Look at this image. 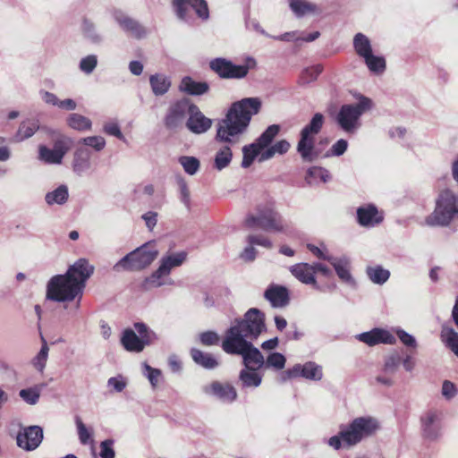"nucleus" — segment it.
<instances>
[{
  "mask_svg": "<svg viewBox=\"0 0 458 458\" xmlns=\"http://www.w3.org/2000/svg\"><path fill=\"white\" fill-rule=\"evenodd\" d=\"M366 273L369 280L377 284H383L390 276V272L381 266L368 267Z\"/></svg>",
  "mask_w": 458,
  "mask_h": 458,
  "instance_id": "39",
  "label": "nucleus"
},
{
  "mask_svg": "<svg viewBox=\"0 0 458 458\" xmlns=\"http://www.w3.org/2000/svg\"><path fill=\"white\" fill-rule=\"evenodd\" d=\"M104 131L109 135L114 136L119 140H124L125 138L122 133L117 123H107L104 125Z\"/></svg>",
  "mask_w": 458,
  "mask_h": 458,
  "instance_id": "63",
  "label": "nucleus"
},
{
  "mask_svg": "<svg viewBox=\"0 0 458 458\" xmlns=\"http://www.w3.org/2000/svg\"><path fill=\"white\" fill-rule=\"evenodd\" d=\"M211 126L212 120L205 116L200 109L193 104L186 121L187 129L192 133L202 134L208 131Z\"/></svg>",
  "mask_w": 458,
  "mask_h": 458,
  "instance_id": "18",
  "label": "nucleus"
},
{
  "mask_svg": "<svg viewBox=\"0 0 458 458\" xmlns=\"http://www.w3.org/2000/svg\"><path fill=\"white\" fill-rule=\"evenodd\" d=\"M261 107L258 98H246L232 104L225 118L218 124L215 140L221 144L217 148L214 167L221 171L227 167L233 158L232 147L240 141V136L247 130L251 117Z\"/></svg>",
  "mask_w": 458,
  "mask_h": 458,
  "instance_id": "2",
  "label": "nucleus"
},
{
  "mask_svg": "<svg viewBox=\"0 0 458 458\" xmlns=\"http://www.w3.org/2000/svg\"><path fill=\"white\" fill-rule=\"evenodd\" d=\"M98 64V58L95 55H89L82 58L80 62V69L87 73H91Z\"/></svg>",
  "mask_w": 458,
  "mask_h": 458,
  "instance_id": "54",
  "label": "nucleus"
},
{
  "mask_svg": "<svg viewBox=\"0 0 458 458\" xmlns=\"http://www.w3.org/2000/svg\"><path fill=\"white\" fill-rule=\"evenodd\" d=\"M279 125L272 124L266 129L255 142L244 146L242 148L243 158L242 166L243 168L249 167L255 158L259 156L260 151L271 144L272 140L279 133Z\"/></svg>",
  "mask_w": 458,
  "mask_h": 458,
  "instance_id": "9",
  "label": "nucleus"
},
{
  "mask_svg": "<svg viewBox=\"0 0 458 458\" xmlns=\"http://www.w3.org/2000/svg\"><path fill=\"white\" fill-rule=\"evenodd\" d=\"M264 314L256 308L250 309L242 319H236L222 342V349L228 354L242 357L243 364L250 370H258L264 366V357L252 344L265 330Z\"/></svg>",
  "mask_w": 458,
  "mask_h": 458,
  "instance_id": "1",
  "label": "nucleus"
},
{
  "mask_svg": "<svg viewBox=\"0 0 458 458\" xmlns=\"http://www.w3.org/2000/svg\"><path fill=\"white\" fill-rule=\"evenodd\" d=\"M422 435L428 440H435L441 435L442 412L428 410L420 418Z\"/></svg>",
  "mask_w": 458,
  "mask_h": 458,
  "instance_id": "14",
  "label": "nucleus"
},
{
  "mask_svg": "<svg viewBox=\"0 0 458 458\" xmlns=\"http://www.w3.org/2000/svg\"><path fill=\"white\" fill-rule=\"evenodd\" d=\"M306 180L310 184L318 182V181L327 182L330 180V174L323 167L313 166L308 170Z\"/></svg>",
  "mask_w": 458,
  "mask_h": 458,
  "instance_id": "41",
  "label": "nucleus"
},
{
  "mask_svg": "<svg viewBox=\"0 0 458 458\" xmlns=\"http://www.w3.org/2000/svg\"><path fill=\"white\" fill-rule=\"evenodd\" d=\"M353 47L356 54L362 59L373 53L370 40L362 33H357L354 36Z\"/></svg>",
  "mask_w": 458,
  "mask_h": 458,
  "instance_id": "32",
  "label": "nucleus"
},
{
  "mask_svg": "<svg viewBox=\"0 0 458 458\" xmlns=\"http://www.w3.org/2000/svg\"><path fill=\"white\" fill-rule=\"evenodd\" d=\"M173 6L177 17L186 22H190L192 19L191 11L203 21L209 17L208 7L206 0H174Z\"/></svg>",
  "mask_w": 458,
  "mask_h": 458,
  "instance_id": "11",
  "label": "nucleus"
},
{
  "mask_svg": "<svg viewBox=\"0 0 458 458\" xmlns=\"http://www.w3.org/2000/svg\"><path fill=\"white\" fill-rule=\"evenodd\" d=\"M340 436L343 438L344 445L352 446L361 441L353 420L348 426H342Z\"/></svg>",
  "mask_w": 458,
  "mask_h": 458,
  "instance_id": "33",
  "label": "nucleus"
},
{
  "mask_svg": "<svg viewBox=\"0 0 458 458\" xmlns=\"http://www.w3.org/2000/svg\"><path fill=\"white\" fill-rule=\"evenodd\" d=\"M121 344L126 351L131 352L138 353L144 350L140 337L131 328H126L123 331Z\"/></svg>",
  "mask_w": 458,
  "mask_h": 458,
  "instance_id": "24",
  "label": "nucleus"
},
{
  "mask_svg": "<svg viewBox=\"0 0 458 458\" xmlns=\"http://www.w3.org/2000/svg\"><path fill=\"white\" fill-rule=\"evenodd\" d=\"M322 376V368L319 365L312 361L303 364V377L311 380H320Z\"/></svg>",
  "mask_w": 458,
  "mask_h": 458,
  "instance_id": "47",
  "label": "nucleus"
},
{
  "mask_svg": "<svg viewBox=\"0 0 458 458\" xmlns=\"http://www.w3.org/2000/svg\"><path fill=\"white\" fill-rule=\"evenodd\" d=\"M38 129V123L34 120H27L22 122L15 135L16 140L21 141L31 137Z\"/></svg>",
  "mask_w": 458,
  "mask_h": 458,
  "instance_id": "40",
  "label": "nucleus"
},
{
  "mask_svg": "<svg viewBox=\"0 0 458 458\" xmlns=\"http://www.w3.org/2000/svg\"><path fill=\"white\" fill-rule=\"evenodd\" d=\"M353 422L361 440L374 434L378 428L377 421L370 417H359Z\"/></svg>",
  "mask_w": 458,
  "mask_h": 458,
  "instance_id": "26",
  "label": "nucleus"
},
{
  "mask_svg": "<svg viewBox=\"0 0 458 458\" xmlns=\"http://www.w3.org/2000/svg\"><path fill=\"white\" fill-rule=\"evenodd\" d=\"M43 440V429L39 426H30L19 432L17 445L26 451H33Z\"/></svg>",
  "mask_w": 458,
  "mask_h": 458,
  "instance_id": "15",
  "label": "nucleus"
},
{
  "mask_svg": "<svg viewBox=\"0 0 458 458\" xmlns=\"http://www.w3.org/2000/svg\"><path fill=\"white\" fill-rule=\"evenodd\" d=\"M85 146L91 147L97 151L102 150L106 146V140L101 136H90L81 140Z\"/></svg>",
  "mask_w": 458,
  "mask_h": 458,
  "instance_id": "53",
  "label": "nucleus"
},
{
  "mask_svg": "<svg viewBox=\"0 0 458 458\" xmlns=\"http://www.w3.org/2000/svg\"><path fill=\"white\" fill-rule=\"evenodd\" d=\"M357 218L360 225L363 226H374L383 220L374 205L360 207L357 209Z\"/></svg>",
  "mask_w": 458,
  "mask_h": 458,
  "instance_id": "23",
  "label": "nucleus"
},
{
  "mask_svg": "<svg viewBox=\"0 0 458 458\" xmlns=\"http://www.w3.org/2000/svg\"><path fill=\"white\" fill-rule=\"evenodd\" d=\"M187 253L180 251L167 254L160 259L159 267L147 278L146 283L152 287H159L165 284L164 277L167 276L173 268L180 267L186 259Z\"/></svg>",
  "mask_w": 458,
  "mask_h": 458,
  "instance_id": "10",
  "label": "nucleus"
},
{
  "mask_svg": "<svg viewBox=\"0 0 458 458\" xmlns=\"http://www.w3.org/2000/svg\"><path fill=\"white\" fill-rule=\"evenodd\" d=\"M289 5L297 17H301L317 11V6L307 0H290Z\"/></svg>",
  "mask_w": 458,
  "mask_h": 458,
  "instance_id": "37",
  "label": "nucleus"
},
{
  "mask_svg": "<svg viewBox=\"0 0 458 458\" xmlns=\"http://www.w3.org/2000/svg\"><path fill=\"white\" fill-rule=\"evenodd\" d=\"M209 65L219 77L225 79H242L249 72L247 65H236L225 58H216L210 62Z\"/></svg>",
  "mask_w": 458,
  "mask_h": 458,
  "instance_id": "13",
  "label": "nucleus"
},
{
  "mask_svg": "<svg viewBox=\"0 0 458 458\" xmlns=\"http://www.w3.org/2000/svg\"><path fill=\"white\" fill-rule=\"evenodd\" d=\"M286 362L285 357L280 352L270 353L266 360H264V366L266 369H272L275 370H281L284 368Z\"/></svg>",
  "mask_w": 458,
  "mask_h": 458,
  "instance_id": "45",
  "label": "nucleus"
},
{
  "mask_svg": "<svg viewBox=\"0 0 458 458\" xmlns=\"http://www.w3.org/2000/svg\"><path fill=\"white\" fill-rule=\"evenodd\" d=\"M134 328L139 333L144 348L146 345H151L155 344L158 339L157 334L142 322L135 323Z\"/></svg>",
  "mask_w": 458,
  "mask_h": 458,
  "instance_id": "38",
  "label": "nucleus"
},
{
  "mask_svg": "<svg viewBox=\"0 0 458 458\" xmlns=\"http://www.w3.org/2000/svg\"><path fill=\"white\" fill-rule=\"evenodd\" d=\"M67 122L71 128L78 131H86L91 127L90 120L80 114H71Z\"/></svg>",
  "mask_w": 458,
  "mask_h": 458,
  "instance_id": "44",
  "label": "nucleus"
},
{
  "mask_svg": "<svg viewBox=\"0 0 458 458\" xmlns=\"http://www.w3.org/2000/svg\"><path fill=\"white\" fill-rule=\"evenodd\" d=\"M368 69L373 73H382L386 69V61L382 56L370 54L363 58Z\"/></svg>",
  "mask_w": 458,
  "mask_h": 458,
  "instance_id": "43",
  "label": "nucleus"
},
{
  "mask_svg": "<svg viewBox=\"0 0 458 458\" xmlns=\"http://www.w3.org/2000/svg\"><path fill=\"white\" fill-rule=\"evenodd\" d=\"M204 391L206 394L214 395L225 403H232L237 397L235 388L228 383L215 381L209 386H206Z\"/></svg>",
  "mask_w": 458,
  "mask_h": 458,
  "instance_id": "20",
  "label": "nucleus"
},
{
  "mask_svg": "<svg viewBox=\"0 0 458 458\" xmlns=\"http://www.w3.org/2000/svg\"><path fill=\"white\" fill-rule=\"evenodd\" d=\"M69 197L68 188L66 185H60L52 191H49L45 196L46 202L49 205H63Z\"/></svg>",
  "mask_w": 458,
  "mask_h": 458,
  "instance_id": "34",
  "label": "nucleus"
},
{
  "mask_svg": "<svg viewBox=\"0 0 458 458\" xmlns=\"http://www.w3.org/2000/svg\"><path fill=\"white\" fill-rule=\"evenodd\" d=\"M42 341H43V344L41 346V349L33 360V364H34L35 368L39 371H42L46 366V362H47V356H48V351H49L47 344L44 338H42Z\"/></svg>",
  "mask_w": 458,
  "mask_h": 458,
  "instance_id": "48",
  "label": "nucleus"
},
{
  "mask_svg": "<svg viewBox=\"0 0 458 458\" xmlns=\"http://www.w3.org/2000/svg\"><path fill=\"white\" fill-rule=\"evenodd\" d=\"M330 264L334 267L338 277L344 283L354 284V280L350 273V261L347 258L330 259Z\"/></svg>",
  "mask_w": 458,
  "mask_h": 458,
  "instance_id": "25",
  "label": "nucleus"
},
{
  "mask_svg": "<svg viewBox=\"0 0 458 458\" xmlns=\"http://www.w3.org/2000/svg\"><path fill=\"white\" fill-rule=\"evenodd\" d=\"M273 307L281 308L289 303V293L284 286L270 285L264 293Z\"/></svg>",
  "mask_w": 458,
  "mask_h": 458,
  "instance_id": "22",
  "label": "nucleus"
},
{
  "mask_svg": "<svg viewBox=\"0 0 458 458\" xmlns=\"http://www.w3.org/2000/svg\"><path fill=\"white\" fill-rule=\"evenodd\" d=\"M81 30L84 36L93 43H99L101 41V36L97 33L94 24L89 20L85 19L83 21Z\"/></svg>",
  "mask_w": 458,
  "mask_h": 458,
  "instance_id": "49",
  "label": "nucleus"
},
{
  "mask_svg": "<svg viewBox=\"0 0 458 458\" xmlns=\"http://www.w3.org/2000/svg\"><path fill=\"white\" fill-rule=\"evenodd\" d=\"M68 150L69 140H59L55 143L53 148L43 145L39 146L38 157L47 164H60Z\"/></svg>",
  "mask_w": 458,
  "mask_h": 458,
  "instance_id": "16",
  "label": "nucleus"
},
{
  "mask_svg": "<svg viewBox=\"0 0 458 458\" xmlns=\"http://www.w3.org/2000/svg\"><path fill=\"white\" fill-rule=\"evenodd\" d=\"M192 105L193 103L188 98H182L173 103L165 117V127L172 130L181 126L186 115L189 116Z\"/></svg>",
  "mask_w": 458,
  "mask_h": 458,
  "instance_id": "12",
  "label": "nucleus"
},
{
  "mask_svg": "<svg viewBox=\"0 0 458 458\" xmlns=\"http://www.w3.org/2000/svg\"><path fill=\"white\" fill-rule=\"evenodd\" d=\"M158 250L154 242L143 244L125 255L114 266L115 271H138L149 266L157 257Z\"/></svg>",
  "mask_w": 458,
  "mask_h": 458,
  "instance_id": "8",
  "label": "nucleus"
},
{
  "mask_svg": "<svg viewBox=\"0 0 458 458\" xmlns=\"http://www.w3.org/2000/svg\"><path fill=\"white\" fill-rule=\"evenodd\" d=\"M114 440L106 439L100 443V453L101 458H114L115 453L114 450Z\"/></svg>",
  "mask_w": 458,
  "mask_h": 458,
  "instance_id": "58",
  "label": "nucleus"
},
{
  "mask_svg": "<svg viewBox=\"0 0 458 458\" xmlns=\"http://www.w3.org/2000/svg\"><path fill=\"white\" fill-rule=\"evenodd\" d=\"M357 339L369 346H374L379 344H394L396 340L394 335L385 329L374 328L369 332L358 335Z\"/></svg>",
  "mask_w": 458,
  "mask_h": 458,
  "instance_id": "19",
  "label": "nucleus"
},
{
  "mask_svg": "<svg viewBox=\"0 0 458 458\" xmlns=\"http://www.w3.org/2000/svg\"><path fill=\"white\" fill-rule=\"evenodd\" d=\"M179 89L189 95L199 96L208 92L209 87L207 82H199L193 81L191 77H184Z\"/></svg>",
  "mask_w": 458,
  "mask_h": 458,
  "instance_id": "28",
  "label": "nucleus"
},
{
  "mask_svg": "<svg viewBox=\"0 0 458 458\" xmlns=\"http://www.w3.org/2000/svg\"><path fill=\"white\" fill-rule=\"evenodd\" d=\"M298 377H303V365L296 364L293 368L282 372L280 380L281 382H285L286 380Z\"/></svg>",
  "mask_w": 458,
  "mask_h": 458,
  "instance_id": "55",
  "label": "nucleus"
},
{
  "mask_svg": "<svg viewBox=\"0 0 458 458\" xmlns=\"http://www.w3.org/2000/svg\"><path fill=\"white\" fill-rule=\"evenodd\" d=\"M395 334L400 339V341L407 347L416 349L418 344L415 337L410 334H408L406 331L398 328L395 330Z\"/></svg>",
  "mask_w": 458,
  "mask_h": 458,
  "instance_id": "57",
  "label": "nucleus"
},
{
  "mask_svg": "<svg viewBox=\"0 0 458 458\" xmlns=\"http://www.w3.org/2000/svg\"><path fill=\"white\" fill-rule=\"evenodd\" d=\"M20 396L29 404H36L39 399V392L36 388L22 389Z\"/></svg>",
  "mask_w": 458,
  "mask_h": 458,
  "instance_id": "59",
  "label": "nucleus"
},
{
  "mask_svg": "<svg viewBox=\"0 0 458 458\" xmlns=\"http://www.w3.org/2000/svg\"><path fill=\"white\" fill-rule=\"evenodd\" d=\"M75 423L77 427L78 436L82 445H87L92 437V433L89 431L85 424L82 422L79 416L75 417Z\"/></svg>",
  "mask_w": 458,
  "mask_h": 458,
  "instance_id": "50",
  "label": "nucleus"
},
{
  "mask_svg": "<svg viewBox=\"0 0 458 458\" xmlns=\"http://www.w3.org/2000/svg\"><path fill=\"white\" fill-rule=\"evenodd\" d=\"M126 381L121 376L113 377L107 380V386L113 388V390L117 393L122 392L126 387Z\"/></svg>",
  "mask_w": 458,
  "mask_h": 458,
  "instance_id": "62",
  "label": "nucleus"
},
{
  "mask_svg": "<svg viewBox=\"0 0 458 458\" xmlns=\"http://www.w3.org/2000/svg\"><path fill=\"white\" fill-rule=\"evenodd\" d=\"M91 152L85 147L78 148L73 157V170L77 174H82L90 167Z\"/></svg>",
  "mask_w": 458,
  "mask_h": 458,
  "instance_id": "27",
  "label": "nucleus"
},
{
  "mask_svg": "<svg viewBox=\"0 0 458 458\" xmlns=\"http://www.w3.org/2000/svg\"><path fill=\"white\" fill-rule=\"evenodd\" d=\"M426 222L429 225L442 226L458 222V196L450 190L442 191L434 212L427 217Z\"/></svg>",
  "mask_w": 458,
  "mask_h": 458,
  "instance_id": "6",
  "label": "nucleus"
},
{
  "mask_svg": "<svg viewBox=\"0 0 458 458\" xmlns=\"http://www.w3.org/2000/svg\"><path fill=\"white\" fill-rule=\"evenodd\" d=\"M401 362V356L398 352L388 355L385 360L384 372L394 373Z\"/></svg>",
  "mask_w": 458,
  "mask_h": 458,
  "instance_id": "52",
  "label": "nucleus"
},
{
  "mask_svg": "<svg viewBox=\"0 0 458 458\" xmlns=\"http://www.w3.org/2000/svg\"><path fill=\"white\" fill-rule=\"evenodd\" d=\"M348 147L347 140L344 139L338 140L330 148V154H327V156H335L339 157L343 155Z\"/></svg>",
  "mask_w": 458,
  "mask_h": 458,
  "instance_id": "61",
  "label": "nucleus"
},
{
  "mask_svg": "<svg viewBox=\"0 0 458 458\" xmlns=\"http://www.w3.org/2000/svg\"><path fill=\"white\" fill-rule=\"evenodd\" d=\"M299 31H290L281 34L279 36H274L273 38L279 41L285 42H298V41H305V42H312L319 37V32L315 31L312 33H308L304 35L301 33V36L299 35Z\"/></svg>",
  "mask_w": 458,
  "mask_h": 458,
  "instance_id": "31",
  "label": "nucleus"
},
{
  "mask_svg": "<svg viewBox=\"0 0 458 458\" xmlns=\"http://www.w3.org/2000/svg\"><path fill=\"white\" fill-rule=\"evenodd\" d=\"M149 83L156 96L165 95L171 87V80L165 74L156 73L149 77Z\"/></svg>",
  "mask_w": 458,
  "mask_h": 458,
  "instance_id": "30",
  "label": "nucleus"
},
{
  "mask_svg": "<svg viewBox=\"0 0 458 458\" xmlns=\"http://www.w3.org/2000/svg\"><path fill=\"white\" fill-rule=\"evenodd\" d=\"M178 162L189 175L196 174L200 167V162L195 157L182 156L178 158Z\"/></svg>",
  "mask_w": 458,
  "mask_h": 458,
  "instance_id": "42",
  "label": "nucleus"
},
{
  "mask_svg": "<svg viewBox=\"0 0 458 458\" xmlns=\"http://www.w3.org/2000/svg\"><path fill=\"white\" fill-rule=\"evenodd\" d=\"M247 242L250 245H259L265 247L267 249H271L273 247L272 242L264 235L261 234H250L247 237Z\"/></svg>",
  "mask_w": 458,
  "mask_h": 458,
  "instance_id": "56",
  "label": "nucleus"
},
{
  "mask_svg": "<svg viewBox=\"0 0 458 458\" xmlns=\"http://www.w3.org/2000/svg\"><path fill=\"white\" fill-rule=\"evenodd\" d=\"M290 272L300 282L305 284H310L315 289H320L315 276V270L311 264L298 263L290 267Z\"/></svg>",
  "mask_w": 458,
  "mask_h": 458,
  "instance_id": "21",
  "label": "nucleus"
},
{
  "mask_svg": "<svg viewBox=\"0 0 458 458\" xmlns=\"http://www.w3.org/2000/svg\"><path fill=\"white\" fill-rule=\"evenodd\" d=\"M113 17L121 29L131 37L141 38L147 35V30L141 24L123 13L122 11H114Z\"/></svg>",
  "mask_w": 458,
  "mask_h": 458,
  "instance_id": "17",
  "label": "nucleus"
},
{
  "mask_svg": "<svg viewBox=\"0 0 458 458\" xmlns=\"http://www.w3.org/2000/svg\"><path fill=\"white\" fill-rule=\"evenodd\" d=\"M144 368L147 370V377L148 378L150 384L153 387H155L159 380V377L161 376V371L157 369H153L148 364H144Z\"/></svg>",
  "mask_w": 458,
  "mask_h": 458,
  "instance_id": "64",
  "label": "nucleus"
},
{
  "mask_svg": "<svg viewBox=\"0 0 458 458\" xmlns=\"http://www.w3.org/2000/svg\"><path fill=\"white\" fill-rule=\"evenodd\" d=\"M93 272L94 267L86 259H78L66 274L50 279L47 287V299L64 302L78 298L76 308H79L85 284Z\"/></svg>",
  "mask_w": 458,
  "mask_h": 458,
  "instance_id": "3",
  "label": "nucleus"
},
{
  "mask_svg": "<svg viewBox=\"0 0 458 458\" xmlns=\"http://www.w3.org/2000/svg\"><path fill=\"white\" fill-rule=\"evenodd\" d=\"M371 107V99L361 96L356 104L343 105L335 115V122L344 131L354 133L360 126V116Z\"/></svg>",
  "mask_w": 458,
  "mask_h": 458,
  "instance_id": "7",
  "label": "nucleus"
},
{
  "mask_svg": "<svg viewBox=\"0 0 458 458\" xmlns=\"http://www.w3.org/2000/svg\"><path fill=\"white\" fill-rule=\"evenodd\" d=\"M325 123V117L321 113H316L310 123L300 131V139L297 144V152L305 162H313L321 154L316 148V136L320 132Z\"/></svg>",
  "mask_w": 458,
  "mask_h": 458,
  "instance_id": "5",
  "label": "nucleus"
},
{
  "mask_svg": "<svg viewBox=\"0 0 458 458\" xmlns=\"http://www.w3.org/2000/svg\"><path fill=\"white\" fill-rule=\"evenodd\" d=\"M245 224L250 228L259 227L267 232H286L288 223L276 211L272 202L259 204L256 214H249Z\"/></svg>",
  "mask_w": 458,
  "mask_h": 458,
  "instance_id": "4",
  "label": "nucleus"
},
{
  "mask_svg": "<svg viewBox=\"0 0 458 458\" xmlns=\"http://www.w3.org/2000/svg\"><path fill=\"white\" fill-rule=\"evenodd\" d=\"M191 355L194 362L206 369H213L219 365L218 360L210 353L192 348Z\"/></svg>",
  "mask_w": 458,
  "mask_h": 458,
  "instance_id": "29",
  "label": "nucleus"
},
{
  "mask_svg": "<svg viewBox=\"0 0 458 458\" xmlns=\"http://www.w3.org/2000/svg\"><path fill=\"white\" fill-rule=\"evenodd\" d=\"M440 337L445 345L458 357V333L452 327H443Z\"/></svg>",
  "mask_w": 458,
  "mask_h": 458,
  "instance_id": "35",
  "label": "nucleus"
},
{
  "mask_svg": "<svg viewBox=\"0 0 458 458\" xmlns=\"http://www.w3.org/2000/svg\"><path fill=\"white\" fill-rule=\"evenodd\" d=\"M177 184L179 187V192H180V199L184 204V206L190 209L191 208V194L188 188V184L186 181L180 177L177 180Z\"/></svg>",
  "mask_w": 458,
  "mask_h": 458,
  "instance_id": "51",
  "label": "nucleus"
},
{
  "mask_svg": "<svg viewBox=\"0 0 458 458\" xmlns=\"http://www.w3.org/2000/svg\"><path fill=\"white\" fill-rule=\"evenodd\" d=\"M239 379L242 387H258L262 382V375L257 370L245 369L241 370Z\"/></svg>",
  "mask_w": 458,
  "mask_h": 458,
  "instance_id": "36",
  "label": "nucleus"
},
{
  "mask_svg": "<svg viewBox=\"0 0 458 458\" xmlns=\"http://www.w3.org/2000/svg\"><path fill=\"white\" fill-rule=\"evenodd\" d=\"M199 341L206 346L216 345L218 344L219 336L214 331H207L199 335Z\"/></svg>",
  "mask_w": 458,
  "mask_h": 458,
  "instance_id": "60",
  "label": "nucleus"
},
{
  "mask_svg": "<svg viewBox=\"0 0 458 458\" xmlns=\"http://www.w3.org/2000/svg\"><path fill=\"white\" fill-rule=\"evenodd\" d=\"M322 71L323 67L320 64L313 65L304 69L301 73L300 82L301 84H309L312 81H315Z\"/></svg>",
  "mask_w": 458,
  "mask_h": 458,
  "instance_id": "46",
  "label": "nucleus"
}]
</instances>
